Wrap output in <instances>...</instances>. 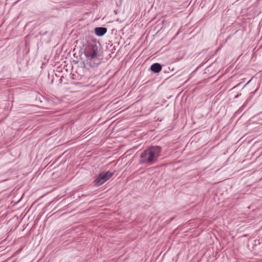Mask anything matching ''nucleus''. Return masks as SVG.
Here are the masks:
<instances>
[{"label":"nucleus","mask_w":262,"mask_h":262,"mask_svg":"<svg viewBox=\"0 0 262 262\" xmlns=\"http://www.w3.org/2000/svg\"><path fill=\"white\" fill-rule=\"evenodd\" d=\"M162 148L160 146H151L144 150L140 155L139 163L140 164H146L151 165L157 162Z\"/></svg>","instance_id":"f257e3e1"},{"label":"nucleus","mask_w":262,"mask_h":262,"mask_svg":"<svg viewBox=\"0 0 262 262\" xmlns=\"http://www.w3.org/2000/svg\"><path fill=\"white\" fill-rule=\"evenodd\" d=\"M100 50L99 45L94 44L89 46L84 51V54L86 57L87 60L90 63L93 62L92 67L98 66L100 61L99 59V52Z\"/></svg>","instance_id":"f03ea898"},{"label":"nucleus","mask_w":262,"mask_h":262,"mask_svg":"<svg viewBox=\"0 0 262 262\" xmlns=\"http://www.w3.org/2000/svg\"><path fill=\"white\" fill-rule=\"evenodd\" d=\"M114 175V173L109 171L100 173L94 181L95 185L99 186L109 180Z\"/></svg>","instance_id":"7ed1b4c3"},{"label":"nucleus","mask_w":262,"mask_h":262,"mask_svg":"<svg viewBox=\"0 0 262 262\" xmlns=\"http://www.w3.org/2000/svg\"><path fill=\"white\" fill-rule=\"evenodd\" d=\"M107 32V29L105 27H96L95 29V33L98 36H103Z\"/></svg>","instance_id":"20e7f679"},{"label":"nucleus","mask_w":262,"mask_h":262,"mask_svg":"<svg viewBox=\"0 0 262 262\" xmlns=\"http://www.w3.org/2000/svg\"><path fill=\"white\" fill-rule=\"evenodd\" d=\"M151 71L155 73H159L162 70V66L159 63H153L150 68Z\"/></svg>","instance_id":"39448f33"}]
</instances>
